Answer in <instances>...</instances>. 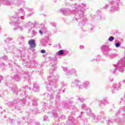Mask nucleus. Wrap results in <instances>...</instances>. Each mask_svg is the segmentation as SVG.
<instances>
[{"label": "nucleus", "instance_id": "f257e3e1", "mask_svg": "<svg viewBox=\"0 0 125 125\" xmlns=\"http://www.w3.org/2000/svg\"><path fill=\"white\" fill-rule=\"evenodd\" d=\"M28 44L30 45L31 48L36 47V42L33 39L28 41Z\"/></svg>", "mask_w": 125, "mask_h": 125}, {"label": "nucleus", "instance_id": "f03ea898", "mask_svg": "<svg viewBox=\"0 0 125 125\" xmlns=\"http://www.w3.org/2000/svg\"><path fill=\"white\" fill-rule=\"evenodd\" d=\"M58 55H63L64 54V51L63 50H60L58 52Z\"/></svg>", "mask_w": 125, "mask_h": 125}, {"label": "nucleus", "instance_id": "7ed1b4c3", "mask_svg": "<svg viewBox=\"0 0 125 125\" xmlns=\"http://www.w3.org/2000/svg\"><path fill=\"white\" fill-rule=\"evenodd\" d=\"M108 40L109 42H112V41H114V37H110L109 38Z\"/></svg>", "mask_w": 125, "mask_h": 125}, {"label": "nucleus", "instance_id": "20e7f679", "mask_svg": "<svg viewBox=\"0 0 125 125\" xmlns=\"http://www.w3.org/2000/svg\"><path fill=\"white\" fill-rule=\"evenodd\" d=\"M120 44L119 43H117L116 44V47H119L120 46Z\"/></svg>", "mask_w": 125, "mask_h": 125}, {"label": "nucleus", "instance_id": "39448f33", "mask_svg": "<svg viewBox=\"0 0 125 125\" xmlns=\"http://www.w3.org/2000/svg\"><path fill=\"white\" fill-rule=\"evenodd\" d=\"M41 52H42V53H44L45 52V50H41Z\"/></svg>", "mask_w": 125, "mask_h": 125}, {"label": "nucleus", "instance_id": "423d86ee", "mask_svg": "<svg viewBox=\"0 0 125 125\" xmlns=\"http://www.w3.org/2000/svg\"><path fill=\"white\" fill-rule=\"evenodd\" d=\"M39 33H40V34H41V35H42V31H40Z\"/></svg>", "mask_w": 125, "mask_h": 125}]
</instances>
